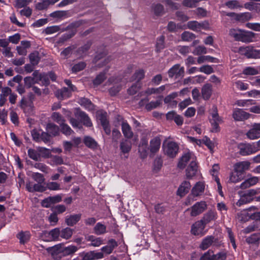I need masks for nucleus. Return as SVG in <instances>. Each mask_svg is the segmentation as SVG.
<instances>
[{"mask_svg":"<svg viewBox=\"0 0 260 260\" xmlns=\"http://www.w3.org/2000/svg\"><path fill=\"white\" fill-rule=\"evenodd\" d=\"M66 114L68 117L70 123L74 127H81L80 122L84 125L87 127H91L92 125L91 120L88 115L84 112L77 109L75 113L76 117L79 119L80 122L78 121L76 119L71 117V112L68 111H66Z\"/></svg>","mask_w":260,"mask_h":260,"instance_id":"nucleus-1","label":"nucleus"},{"mask_svg":"<svg viewBox=\"0 0 260 260\" xmlns=\"http://www.w3.org/2000/svg\"><path fill=\"white\" fill-rule=\"evenodd\" d=\"M163 148L165 154L172 158L176 156L179 150L178 144L173 141L167 142L166 144H163Z\"/></svg>","mask_w":260,"mask_h":260,"instance_id":"nucleus-2","label":"nucleus"},{"mask_svg":"<svg viewBox=\"0 0 260 260\" xmlns=\"http://www.w3.org/2000/svg\"><path fill=\"white\" fill-rule=\"evenodd\" d=\"M211 118H210V122L213 127V132H217L219 129V124L222 122L221 118L217 113V109L215 106L212 108V112L211 113Z\"/></svg>","mask_w":260,"mask_h":260,"instance_id":"nucleus-3","label":"nucleus"},{"mask_svg":"<svg viewBox=\"0 0 260 260\" xmlns=\"http://www.w3.org/2000/svg\"><path fill=\"white\" fill-rule=\"evenodd\" d=\"M206 225L201 219L195 222L191 226V234L194 236H203L205 234L204 230Z\"/></svg>","mask_w":260,"mask_h":260,"instance_id":"nucleus-4","label":"nucleus"},{"mask_svg":"<svg viewBox=\"0 0 260 260\" xmlns=\"http://www.w3.org/2000/svg\"><path fill=\"white\" fill-rule=\"evenodd\" d=\"M239 52L249 58H260L258 56V50L253 49L251 46L241 47L239 48Z\"/></svg>","mask_w":260,"mask_h":260,"instance_id":"nucleus-5","label":"nucleus"},{"mask_svg":"<svg viewBox=\"0 0 260 260\" xmlns=\"http://www.w3.org/2000/svg\"><path fill=\"white\" fill-rule=\"evenodd\" d=\"M247 137L250 140H255L260 138V123H254L251 128L246 133Z\"/></svg>","mask_w":260,"mask_h":260,"instance_id":"nucleus-6","label":"nucleus"},{"mask_svg":"<svg viewBox=\"0 0 260 260\" xmlns=\"http://www.w3.org/2000/svg\"><path fill=\"white\" fill-rule=\"evenodd\" d=\"M104 257L102 252H96L90 251L87 252H83L80 255V260H97Z\"/></svg>","mask_w":260,"mask_h":260,"instance_id":"nucleus-7","label":"nucleus"},{"mask_svg":"<svg viewBox=\"0 0 260 260\" xmlns=\"http://www.w3.org/2000/svg\"><path fill=\"white\" fill-rule=\"evenodd\" d=\"M168 74L170 78H181L184 76V69L179 64H176L168 71Z\"/></svg>","mask_w":260,"mask_h":260,"instance_id":"nucleus-8","label":"nucleus"},{"mask_svg":"<svg viewBox=\"0 0 260 260\" xmlns=\"http://www.w3.org/2000/svg\"><path fill=\"white\" fill-rule=\"evenodd\" d=\"M206 208L207 204L205 202H197L191 207L190 215L193 217L197 216L203 212Z\"/></svg>","mask_w":260,"mask_h":260,"instance_id":"nucleus-9","label":"nucleus"},{"mask_svg":"<svg viewBox=\"0 0 260 260\" xmlns=\"http://www.w3.org/2000/svg\"><path fill=\"white\" fill-rule=\"evenodd\" d=\"M98 119L100 121L102 126L107 135L111 134V129L109 126V121L107 119V114L106 112H101L98 114Z\"/></svg>","mask_w":260,"mask_h":260,"instance_id":"nucleus-10","label":"nucleus"},{"mask_svg":"<svg viewBox=\"0 0 260 260\" xmlns=\"http://www.w3.org/2000/svg\"><path fill=\"white\" fill-rule=\"evenodd\" d=\"M238 148L239 153L243 156L250 155L256 151L255 148L249 144L241 143L238 145Z\"/></svg>","mask_w":260,"mask_h":260,"instance_id":"nucleus-11","label":"nucleus"},{"mask_svg":"<svg viewBox=\"0 0 260 260\" xmlns=\"http://www.w3.org/2000/svg\"><path fill=\"white\" fill-rule=\"evenodd\" d=\"M250 162L248 161H242L236 163L234 165V171L244 176L246 171L248 170L250 168Z\"/></svg>","mask_w":260,"mask_h":260,"instance_id":"nucleus-12","label":"nucleus"},{"mask_svg":"<svg viewBox=\"0 0 260 260\" xmlns=\"http://www.w3.org/2000/svg\"><path fill=\"white\" fill-rule=\"evenodd\" d=\"M198 171V166L197 162L192 158L189 166L186 169V176L188 179H192L196 176Z\"/></svg>","mask_w":260,"mask_h":260,"instance_id":"nucleus-13","label":"nucleus"},{"mask_svg":"<svg viewBox=\"0 0 260 260\" xmlns=\"http://www.w3.org/2000/svg\"><path fill=\"white\" fill-rule=\"evenodd\" d=\"M43 183H38L33 184L32 182H28L26 184V188L28 191L31 192L34 191L43 192L46 190L45 184Z\"/></svg>","mask_w":260,"mask_h":260,"instance_id":"nucleus-14","label":"nucleus"},{"mask_svg":"<svg viewBox=\"0 0 260 260\" xmlns=\"http://www.w3.org/2000/svg\"><path fill=\"white\" fill-rule=\"evenodd\" d=\"M61 201V196H49L44 199L41 202L43 207L49 208L55 203H59Z\"/></svg>","mask_w":260,"mask_h":260,"instance_id":"nucleus-15","label":"nucleus"},{"mask_svg":"<svg viewBox=\"0 0 260 260\" xmlns=\"http://www.w3.org/2000/svg\"><path fill=\"white\" fill-rule=\"evenodd\" d=\"M250 114L240 109L234 110L233 117L236 121H243L249 118Z\"/></svg>","mask_w":260,"mask_h":260,"instance_id":"nucleus-16","label":"nucleus"},{"mask_svg":"<svg viewBox=\"0 0 260 260\" xmlns=\"http://www.w3.org/2000/svg\"><path fill=\"white\" fill-rule=\"evenodd\" d=\"M161 140L159 137L157 136L151 140L150 142L149 150L151 153H157L160 148Z\"/></svg>","mask_w":260,"mask_h":260,"instance_id":"nucleus-17","label":"nucleus"},{"mask_svg":"<svg viewBox=\"0 0 260 260\" xmlns=\"http://www.w3.org/2000/svg\"><path fill=\"white\" fill-rule=\"evenodd\" d=\"M81 217V214L68 215L66 217L65 222L68 226H73L80 220Z\"/></svg>","mask_w":260,"mask_h":260,"instance_id":"nucleus-18","label":"nucleus"},{"mask_svg":"<svg viewBox=\"0 0 260 260\" xmlns=\"http://www.w3.org/2000/svg\"><path fill=\"white\" fill-rule=\"evenodd\" d=\"M121 128L123 134L125 138L131 139L133 137L134 134L131 127L126 121H123L122 122Z\"/></svg>","mask_w":260,"mask_h":260,"instance_id":"nucleus-19","label":"nucleus"},{"mask_svg":"<svg viewBox=\"0 0 260 260\" xmlns=\"http://www.w3.org/2000/svg\"><path fill=\"white\" fill-rule=\"evenodd\" d=\"M71 91L66 87L62 88L60 89H58L55 91L56 96L59 100H63L67 99L71 96Z\"/></svg>","mask_w":260,"mask_h":260,"instance_id":"nucleus-20","label":"nucleus"},{"mask_svg":"<svg viewBox=\"0 0 260 260\" xmlns=\"http://www.w3.org/2000/svg\"><path fill=\"white\" fill-rule=\"evenodd\" d=\"M214 237L213 236H208L204 238L200 245V248L205 250L207 249L214 242Z\"/></svg>","mask_w":260,"mask_h":260,"instance_id":"nucleus-21","label":"nucleus"},{"mask_svg":"<svg viewBox=\"0 0 260 260\" xmlns=\"http://www.w3.org/2000/svg\"><path fill=\"white\" fill-rule=\"evenodd\" d=\"M190 183L188 181H183L179 186L177 190V195H182V194H185L188 193L190 189Z\"/></svg>","mask_w":260,"mask_h":260,"instance_id":"nucleus-22","label":"nucleus"},{"mask_svg":"<svg viewBox=\"0 0 260 260\" xmlns=\"http://www.w3.org/2000/svg\"><path fill=\"white\" fill-rule=\"evenodd\" d=\"M246 242L248 244L259 245L260 243V233H254L246 237Z\"/></svg>","mask_w":260,"mask_h":260,"instance_id":"nucleus-23","label":"nucleus"},{"mask_svg":"<svg viewBox=\"0 0 260 260\" xmlns=\"http://www.w3.org/2000/svg\"><path fill=\"white\" fill-rule=\"evenodd\" d=\"M212 94V86L210 84H205L202 89V95L203 98L205 100H208Z\"/></svg>","mask_w":260,"mask_h":260,"instance_id":"nucleus-24","label":"nucleus"},{"mask_svg":"<svg viewBox=\"0 0 260 260\" xmlns=\"http://www.w3.org/2000/svg\"><path fill=\"white\" fill-rule=\"evenodd\" d=\"M192 155L190 152H188L183 155L178 164V167L181 169H184L186 163L191 159H192L193 158H192Z\"/></svg>","mask_w":260,"mask_h":260,"instance_id":"nucleus-25","label":"nucleus"},{"mask_svg":"<svg viewBox=\"0 0 260 260\" xmlns=\"http://www.w3.org/2000/svg\"><path fill=\"white\" fill-rule=\"evenodd\" d=\"M239 41L244 43H250L253 41L254 34L251 31H243Z\"/></svg>","mask_w":260,"mask_h":260,"instance_id":"nucleus-26","label":"nucleus"},{"mask_svg":"<svg viewBox=\"0 0 260 260\" xmlns=\"http://www.w3.org/2000/svg\"><path fill=\"white\" fill-rule=\"evenodd\" d=\"M120 148L123 153L129 152L132 148L131 142L126 139L122 140L120 142Z\"/></svg>","mask_w":260,"mask_h":260,"instance_id":"nucleus-27","label":"nucleus"},{"mask_svg":"<svg viewBox=\"0 0 260 260\" xmlns=\"http://www.w3.org/2000/svg\"><path fill=\"white\" fill-rule=\"evenodd\" d=\"M58 0H44L40 3H38L36 5V9L39 10H43L46 9L50 5H53L57 2Z\"/></svg>","mask_w":260,"mask_h":260,"instance_id":"nucleus-28","label":"nucleus"},{"mask_svg":"<svg viewBox=\"0 0 260 260\" xmlns=\"http://www.w3.org/2000/svg\"><path fill=\"white\" fill-rule=\"evenodd\" d=\"M205 187L204 183L197 182L191 190L192 195H199L200 193H203L205 190Z\"/></svg>","mask_w":260,"mask_h":260,"instance_id":"nucleus-29","label":"nucleus"},{"mask_svg":"<svg viewBox=\"0 0 260 260\" xmlns=\"http://www.w3.org/2000/svg\"><path fill=\"white\" fill-rule=\"evenodd\" d=\"M167 85H162L158 88H148L144 92L147 95L160 94L166 89Z\"/></svg>","mask_w":260,"mask_h":260,"instance_id":"nucleus-30","label":"nucleus"},{"mask_svg":"<svg viewBox=\"0 0 260 260\" xmlns=\"http://www.w3.org/2000/svg\"><path fill=\"white\" fill-rule=\"evenodd\" d=\"M17 238L19 239L20 243L24 244L30 239V233L29 232H21L17 235Z\"/></svg>","mask_w":260,"mask_h":260,"instance_id":"nucleus-31","label":"nucleus"},{"mask_svg":"<svg viewBox=\"0 0 260 260\" xmlns=\"http://www.w3.org/2000/svg\"><path fill=\"white\" fill-rule=\"evenodd\" d=\"M215 216L216 213L213 211L210 210L204 215L201 220L207 225L210 221L215 219Z\"/></svg>","mask_w":260,"mask_h":260,"instance_id":"nucleus-32","label":"nucleus"},{"mask_svg":"<svg viewBox=\"0 0 260 260\" xmlns=\"http://www.w3.org/2000/svg\"><path fill=\"white\" fill-rule=\"evenodd\" d=\"M46 129L47 132L52 136H56L59 132V127L53 123H49L47 124Z\"/></svg>","mask_w":260,"mask_h":260,"instance_id":"nucleus-33","label":"nucleus"},{"mask_svg":"<svg viewBox=\"0 0 260 260\" xmlns=\"http://www.w3.org/2000/svg\"><path fill=\"white\" fill-rule=\"evenodd\" d=\"M94 233L97 235H101L106 233V226L101 222H98L94 227Z\"/></svg>","mask_w":260,"mask_h":260,"instance_id":"nucleus-34","label":"nucleus"},{"mask_svg":"<svg viewBox=\"0 0 260 260\" xmlns=\"http://www.w3.org/2000/svg\"><path fill=\"white\" fill-rule=\"evenodd\" d=\"M145 71L143 69H139L137 70L134 74L132 77L131 80L132 81H137V82H139L142 79L144 78Z\"/></svg>","mask_w":260,"mask_h":260,"instance_id":"nucleus-35","label":"nucleus"},{"mask_svg":"<svg viewBox=\"0 0 260 260\" xmlns=\"http://www.w3.org/2000/svg\"><path fill=\"white\" fill-rule=\"evenodd\" d=\"M252 213H248L247 211H243L238 214V219L242 222H245L249 219H252Z\"/></svg>","mask_w":260,"mask_h":260,"instance_id":"nucleus-36","label":"nucleus"},{"mask_svg":"<svg viewBox=\"0 0 260 260\" xmlns=\"http://www.w3.org/2000/svg\"><path fill=\"white\" fill-rule=\"evenodd\" d=\"M87 240L91 242L90 245L98 247L103 243V239L100 237H95L93 235L89 236Z\"/></svg>","mask_w":260,"mask_h":260,"instance_id":"nucleus-37","label":"nucleus"},{"mask_svg":"<svg viewBox=\"0 0 260 260\" xmlns=\"http://www.w3.org/2000/svg\"><path fill=\"white\" fill-rule=\"evenodd\" d=\"M84 142L85 145L89 148L95 149L98 147L97 142L91 137H86L84 139Z\"/></svg>","mask_w":260,"mask_h":260,"instance_id":"nucleus-38","label":"nucleus"},{"mask_svg":"<svg viewBox=\"0 0 260 260\" xmlns=\"http://www.w3.org/2000/svg\"><path fill=\"white\" fill-rule=\"evenodd\" d=\"M152 9L156 16H161L164 13V6L160 4H153Z\"/></svg>","mask_w":260,"mask_h":260,"instance_id":"nucleus-39","label":"nucleus"},{"mask_svg":"<svg viewBox=\"0 0 260 260\" xmlns=\"http://www.w3.org/2000/svg\"><path fill=\"white\" fill-rule=\"evenodd\" d=\"M244 176L238 173L235 171H234L230 176V181L232 183H237L242 179H243Z\"/></svg>","mask_w":260,"mask_h":260,"instance_id":"nucleus-40","label":"nucleus"},{"mask_svg":"<svg viewBox=\"0 0 260 260\" xmlns=\"http://www.w3.org/2000/svg\"><path fill=\"white\" fill-rule=\"evenodd\" d=\"M259 226V225L255 221L251 224L242 230L243 233L245 234H249L252 232L257 230Z\"/></svg>","mask_w":260,"mask_h":260,"instance_id":"nucleus-41","label":"nucleus"},{"mask_svg":"<svg viewBox=\"0 0 260 260\" xmlns=\"http://www.w3.org/2000/svg\"><path fill=\"white\" fill-rule=\"evenodd\" d=\"M79 104L82 106H83L85 108L87 109H92L93 108V105L91 101L85 98H81L79 100L78 102Z\"/></svg>","mask_w":260,"mask_h":260,"instance_id":"nucleus-42","label":"nucleus"},{"mask_svg":"<svg viewBox=\"0 0 260 260\" xmlns=\"http://www.w3.org/2000/svg\"><path fill=\"white\" fill-rule=\"evenodd\" d=\"M240 199L237 202L236 205L240 207L243 205L249 203L253 200V196H240Z\"/></svg>","mask_w":260,"mask_h":260,"instance_id":"nucleus-43","label":"nucleus"},{"mask_svg":"<svg viewBox=\"0 0 260 260\" xmlns=\"http://www.w3.org/2000/svg\"><path fill=\"white\" fill-rule=\"evenodd\" d=\"M209 61L211 62H218V59L215 57L210 56H201L198 57L197 61L199 64L202 63L205 61Z\"/></svg>","mask_w":260,"mask_h":260,"instance_id":"nucleus-44","label":"nucleus"},{"mask_svg":"<svg viewBox=\"0 0 260 260\" xmlns=\"http://www.w3.org/2000/svg\"><path fill=\"white\" fill-rule=\"evenodd\" d=\"M187 27L194 31L199 30L202 27L203 25L196 21H191L187 22Z\"/></svg>","mask_w":260,"mask_h":260,"instance_id":"nucleus-45","label":"nucleus"},{"mask_svg":"<svg viewBox=\"0 0 260 260\" xmlns=\"http://www.w3.org/2000/svg\"><path fill=\"white\" fill-rule=\"evenodd\" d=\"M225 5L230 9H235L239 8H242L240 2L237 0L229 1L225 3Z\"/></svg>","mask_w":260,"mask_h":260,"instance_id":"nucleus-46","label":"nucleus"},{"mask_svg":"<svg viewBox=\"0 0 260 260\" xmlns=\"http://www.w3.org/2000/svg\"><path fill=\"white\" fill-rule=\"evenodd\" d=\"M243 30L241 29H232L230 30V35L233 37L237 41H239Z\"/></svg>","mask_w":260,"mask_h":260,"instance_id":"nucleus-47","label":"nucleus"},{"mask_svg":"<svg viewBox=\"0 0 260 260\" xmlns=\"http://www.w3.org/2000/svg\"><path fill=\"white\" fill-rule=\"evenodd\" d=\"M73 235V230L70 228H66L60 231V237L63 239H69Z\"/></svg>","mask_w":260,"mask_h":260,"instance_id":"nucleus-48","label":"nucleus"},{"mask_svg":"<svg viewBox=\"0 0 260 260\" xmlns=\"http://www.w3.org/2000/svg\"><path fill=\"white\" fill-rule=\"evenodd\" d=\"M78 250L77 246L74 245H69L64 247L62 250V252L64 255H69L73 254Z\"/></svg>","mask_w":260,"mask_h":260,"instance_id":"nucleus-49","label":"nucleus"},{"mask_svg":"<svg viewBox=\"0 0 260 260\" xmlns=\"http://www.w3.org/2000/svg\"><path fill=\"white\" fill-rule=\"evenodd\" d=\"M252 18L251 13L249 12H245L238 14L237 20L240 22H245L249 20Z\"/></svg>","mask_w":260,"mask_h":260,"instance_id":"nucleus-50","label":"nucleus"},{"mask_svg":"<svg viewBox=\"0 0 260 260\" xmlns=\"http://www.w3.org/2000/svg\"><path fill=\"white\" fill-rule=\"evenodd\" d=\"M196 38V35L189 31H184L181 34V39L183 41L190 42Z\"/></svg>","mask_w":260,"mask_h":260,"instance_id":"nucleus-51","label":"nucleus"},{"mask_svg":"<svg viewBox=\"0 0 260 260\" xmlns=\"http://www.w3.org/2000/svg\"><path fill=\"white\" fill-rule=\"evenodd\" d=\"M51 118L53 120L56 122L59 125H61L65 122V120L63 117L58 112H53L52 114Z\"/></svg>","mask_w":260,"mask_h":260,"instance_id":"nucleus-52","label":"nucleus"},{"mask_svg":"<svg viewBox=\"0 0 260 260\" xmlns=\"http://www.w3.org/2000/svg\"><path fill=\"white\" fill-rule=\"evenodd\" d=\"M60 126L61 133L66 136H70L72 134L74 133V131L71 129V128L64 122L60 125Z\"/></svg>","mask_w":260,"mask_h":260,"instance_id":"nucleus-53","label":"nucleus"},{"mask_svg":"<svg viewBox=\"0 0 260 260\" xmlns=\"http://www.w3.org/2000/svg\"><path fill=\"white\" fill-rule=\"evenodd\" d=\"M28 155L30 158L36 161H38L41 158L40 154H39L38 151H36L33 149H28Z\"/></svg>","mask_w":260,"mask_h":260,"instance_id":"nucleus-54","label":"nucleus"},{"mask_svg":"<svg viewBox=\"0 0 260 260\" xmlns=\"http://www.w3.org/2000/svg\"><path fill=\"white\" fill-rule=\"evenodd\" d=\"M141 84L140 82H136L133 84L130 88L127 89L128 93L131 95L136 94L140 89Z\"/></svg>","mask_w":260,"mask_h":260,"instance_id":"nucleus-55","label":"nucleus"},{"mask_svg":"<svg viewBox=\"0 0 260 260\" xmlns=\"http://www.w3.org/2000/svg\"><path fill=\"white\" fill-rule=\"evenodd\" d=\"M165 48V37L160 36L157 39L156 44V50L157 52L160 51Z\"/></svg>","mask_w":260,"mask_h":260,"instance_id":"nucleus-56","label":"nucleus"},{"mask_svg":"<svg viewBox=\"0 0 260 260\" xmlns=\"http://www.w3.org/2000/svg\"><path fill=\"white\" fill-rule=\"evenodd\" d=\"M227 233L228 234V237L230 239V242L231 243L233 248L236 250L237 248V245L236 244V240L234 233H233L231 228H226Z\"/></svg>","mask_w":260,"mask_h":260,"instance_id":"nucleus-57","label":"nucleus"},{"mask_svg":"<svg viewBox=\"0 0 260 260\" xmlns=\"http://www.w3.org/2000/svg\"><path fill=\"white\" fill-rule=\"evenodd\" d=\"M49 235L51 236L53 240L56 241L60 236V231L59 228H55L49 232Z\"/></svg>","mask_w":260,"mask_h":260,"instance_id":"nucleus-58","label":"nucleus"},{"mask_svg":"<svg viewBox=\"0 0 260 260\" xmlns=\"http://www.w3.org/2000/svg\"><path fill=\"white\" fill-rule=\"evenodd\" d=\"M46 190L48 189L51 190H57L60 189V184L55 182H50L45 184Z\"/></svg>","mask_w":260,"mask_h":260,"instance_id":"nucleus-59","label":"nucleus"},{"mask_svg":"<svg viewBox=\"0 0 260 260\" xmlns=\"http://www.w3.org/2000/svg\"><path fill=\"white\" fill-rule=\"evenodd\" d=\"M207 49L204 46H198L195 48L192 53L196 55H200L202 54H206Z\"/></svg>","mask_w":260,"mask_h":260,"instance_id":"nucleus-60","label":"nucleus"},{"mask_svg":"<svg viewBox=\"0 0 260 260\" xmlns=\"http://www.w3.org/2000/svg\"><path fill=\"white\" fill-rule=\"evenodd\" d=\"M59 30L60 27L59 26L54 25L47 27L44 30L43 32L47 35H50L56 32Z\"/></svg>","mask_w":260,"mask_h":260,"instance_id":"nucleus-61","label":"nucleus"},{"mask_svg":"<svg viewBox=\"0 0 260 260\" xmlns=\"http://www.w3.org/2000/svg\"><path fill=\"white\" fill-rule=\"evenodd\" d=\"M161 103L160 100H157L156 101H152L146 105L145 108L148 110L150 111L158 107Z\"/></svg>","mask_w":260,"mask_h":260,"instance_id":"nucleus-62","label":"nucleus"},{"mask_svg":"<svg viewBox=\"0 0 260 260\" xmlns=\"http://www.w3.org/2000/svg\"><path fill=\"white\" fill-rule=\"evenodd\" d=\"M86 67V63L84 62L81 61L77 64H75L72 67V71L73 72H78L83 70Z\"/></svg>","mask_w":260,"mask_h":260,"instance_id":"nucleus-63","label":"nucleus"},{"mask_svg":"<svg viewBox=\"0 0 260 260\" xmlns=\"http://www.w3.org/2000/svg\"><path fill=\"white\" fill-rule=\"evenodd\" d=\"M31 177L38 183H43L45 181L44 176L39 173H33Z\"/></svg>","mask_w":260,"mask_h":260,"instance_id":"nucleus-64","label":"nucleus"}]
</instances>
